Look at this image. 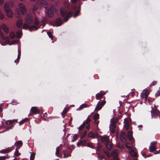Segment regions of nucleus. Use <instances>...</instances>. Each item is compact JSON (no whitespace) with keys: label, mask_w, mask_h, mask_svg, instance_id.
Returning <instances> with one entry per match:
<instances>
[{"label":"nucleus","mask_w":160,"mask_h":160,"mask_svg":"<svg viewBox=\"0 0 160 160\" xmlns=\"http://www.w3.org/2000/svg\"><path fill=\"white\" fill-rule=\"evenodd\" d=\"M24 21L28 24H32L33 22V19L31 15L29 13L27 14L25 18Z\"/></svg>","instance_id":"1"},{"label":"nucleus","mask_w":160,"mask_h":160,"mask_svg":"<svg viewBox=\"0 0 160 160\" xmlns=\"http://www.w3.org/2000/svg\"><path fill=\"white\" fill-rule=\"evenodd\" d=\"M106 103V101L105 100L99 101L97 104L95 110L97 111L100 110L102 108V107Z\"/></svg>","instance_id":"2"},{"label":"nucleus","mask_w":160,"mask_h":160,"mask_svg":"<svg viewBox=\"0 0 160 160\" xmlns=\"http://www.w3.org/2000/svg\"><path fill=\"white\" fill-rule=\"evenodd\" d=\"M19 8L22 15H25L27 12V10L25 5L19 3Z\"/></svg>","instance_id":"3"},{"label":"nucleus","mask_w":160,"mask_h":160,"mask_svg":"<svg viewBox=\"0 0 160 160\" xmlns=\"http://www.w3.org/2000/svg\"><path fill=\"white\" fill-rule=\"evenodd\" d=\"M106 94L105 92L101 91L99 93L96 95L95 98L97 100H100L101 99L103 96Z\"/></svg>","instance_id":"4"},{"label":"nucleus","mask_w":160,"mask_h":160,"mask_svg":"<svg viewBox=\"0 0 160 160\" xmlns=\"http://www.w3.org/2000/svg\"><path fill=\"white\" fill-rule=\"evenodd\" d=\"M157 142H153L151 143V145L149 147V151L150 152H153L156 149V147L155 146V144L157 143Z\"/></svg>","instance_id":"5"},{"label":"nucleus","mask_w":160,"mask_h":160,"mask_svg":"<svg viewBox=\"0 0 160 160\" xmlns=\"http://www.w3.org/2000/svg\"><path fill=\"white\" fill-rule=\"evenodd\" d=\"M30 112L31 113L35 115L39 113V110L37 107H32L31 109Z\"/></svg>","instance_id":"6"},{"label":"nucleus","mask_w":160,"mask_h":160,"mask_svg":"<svg viewBox=\"0 0 160 160\" xmlns=\"http://www.w3.org/2000/svg\"><path fill=\"white\" fill-rule=\"evenodd\" d=\"M124 127L126 128L127 130H128L129 128L130 121L128 118H126L124 120Z\"/></svg>","instance_id":"7"},{"label":"nucleus","mask_w":160,"mask_h":160,"mask_svg":"<svg viewBox=\"0 0 160 160\" xmlns=\"http://www.w3.org/2000/svg\"><path fill=\"white\" fill-rule=\"evenodd\" d=\"M39 3L41 7H44L46 9H47L48 7V5L45 0H39Z\"/></svg>","instance_id":"8"},{"label":"nucleus","mask_w":160,"mask_h":160,"mask_svg":"<svg viewBox=\"0 0 160 160\" xmlns=\"http://www.w3.org/2000/svg\"><path fill=\"white\" fill-rule=\"evenodd\" d=\"M118 119L117 118H112L111 120V127H116L115 124L118 122Z\"/></svg>","instance_id":"9"},{"label":"nucleus","mask_w":160,"mask_h":160,"mask_svg":"<svg viewBox=\"0 0 160 160\" xmlns=\"http://www.w3.org/2000/svg\"><path fill=\"white\" fill-rule=\"evenodd\" d=\"M54 8V7H52V8H49L48 12V17L51 18L53 17Z\"/></svg>","instance_id":"10"},{"label":"nucleus","mask_w":160,"mask_h":160,"mask_svg":"<svg viewBox=\"0 0 160 160\" xmlns=\"http://www.w3.org/2000/svg\"><path fill=\"white\" fill-rule=\"evenodd\" d=\"M120 138L121 140L123 142H125L126 140V134L124 132H122L120 134Z\"/></svg>","instance_id":"11"},{"label":"nucleus","mask_w":160,"mask_h":160,"mask_svg":"<svg viewBox=\"0 0 160 160\" xmlns=\"http://www.w3.org/2000/svg\"><path fill=\"white\" fill-rule=\"evenodd\" d=\"M15 146L16 147V149H19L22 145V142L21 141H19L15 142Z\"/></svg>","instance_id":"12"},{"label":"nucleus","mask_w":160,"mask_h":160,"mask_svg":"<svg viewBox=\"0 0 160 160\" xmlns=\"http://www.w3.org/2000/svg\"><path fill=\"white\" fill-rule=\"evenodd\" d=\"M2 27L6 33L8 34L9 33V28L6 24L4 23L2 24Z\"/></svg>","instance_id":"13"},{"label":"nucleus","mask_w":160,"mask_h":160,"mask_svg":"<svg viewBox=\"0 0 160 160\" xmlns=\"http://www.w3.org/2000/svg\"><path fill=\"white\" fill-rule=\"evenodd\" d=\"M72 11H70L68 12L66 16L65 17L64 20L65 22L67 21L69 18L71 17L72 16Z\"/></svg>","instance_id":"14"},{"label":"nucleus","mask_w":160,"mask_h":160,"mask_svg":"<svg viewBox=\"0 0 160 160\" xmlns=\"http://www.w3.org/2000/svg\"><path fill=\"white\" fill-rule=\"evenodd\" d=\"M12 149H11L10 148H7L0 150V153H7L12 151Z\"/></svg>","instance_id":"15"},{"label":"nucleus","mask_w":160,"mask_h":160,"mask_svg":"<svg viewBox=\"0 0 160 160\" xmlns=\"http://www.w3.org/2000/svg\"><path fill=\"white\" fill-rule=\"evenodd\" d=\"M144 95H145V98L147 99V97L150 93V90L147 89H145L142 92Z\"/></svg>","instance_id":"16"},{"label":"nucleus","mask_w":160,"mask_h":160,"mask_svg":"<svg viewBox=\"0 0 160 160\" xmlns=\"http://www.w3.org/2000/svg\"><path fill=\"white\" fill-rule=\"evenodd\" d=\"M7 16L9 18H12L13 17V13L11 10L5 12Z\"/></svg>","instance_id":"17"},{"label":"nucleus","mask_w":160,"mask_h":160,"mask_svg":"<svg viewBox=\"0 0 160 160\" xmlns=\"http://www.w3.org/2000/svg\"><path fill=\"white\" fill-rule=\"evenodd\" d=\"M55 22L57 26H60L62 24V20L60 18H57L55 21Z\"/></svg>","instance_id":"18"},{"label":"nucleus","mask_w":160,"mask_h":160,"mask_svg":"<svg viewBox=\"0 0 160 160\" xmlns=\"http://www.w3.org/2000/svg\"><path fill=\"white\" fill-rule=\"evenodd\" d=\"M102 142H106L109 141V138L108 137L102 136L101 138Z\"/></svg>","instance_id":"19"},{"label":"nucleus","mask_w":160,"mask_h":160,"mask_svg":"<svg viewBox=\"0 0 160 160\" xmlns=\"http://www.w3.org/2000/svg\"><path fill=\"white\" fill-rule=\"evenodd\" d=\"M4 9L5 12L11 10L8 2H5L4 4Z\"/></svg>","instance_id":"20"},{"label":"nucleus","mask_w":160,"mask_h":160,"mask_svg":"<svg viewBox=\"0 0 160 160\" xmlns=\"http://www.w3.org/2000/svg\"><path fill=\"white\" fill-rule=\"evenodd\" d=\"M22 20L21 18H20L17 20L16 25L17 27L20 28L22 26Z\"/></svg>","instance_id":"21"},{"label":"nucleus","mask_w":160,"mask_h":160,"mask_svg":"<svg viewBox=\"0 0 160 160\" xmlns=\"http://www.w3.org/2000/svg\"><path fill=\"white\" fill-rule=\"evenodd\" d=\"M66 10L64 8H61L60 12L62 17H64L65 16V15L66 14Z\"/></svg>","instance_id":"22"},{"label":"nucleus","mask_w":160,"mask_h":160,"mask_svg":"<svg viewBox=\"0 0 160 160\" xmlns=\"http://www.w3.org/2000/svg\"><path fill=\"white\" fill-rule=\"evenodd\" d=\"M17 120H8L5 123L7 125H11L13 124L14 122H17Z\"/></svg>","instance_id":"23"},{"label":"nucleus","mask_w":160,"mask_h":160,"mask_svg":"<svg viewBox=\"0 0 160 160\" xmlns=\"http://www.w3.org/2000/svg\"><path fill=\"white\" fill-rule=\"evenodd\" d=\"M106 146L108 149L110 150L112 149V146L111 142L109 141L106 143Z\"/></svg>","instance_id":"24"},{"label":"nucleus","mask_w":160,"mask_h":160,"mask_svg":"<svg viewBox=\"0 0 160 160\" xmlns=\"http://www.w3.org/2000/svg\"><path fill=\"white\" fill-rule=\"evenodd\" d=\"M132 131H129L128 132V138L129 140L130 141H131L133 138L132 136Z\"/></svg>","instance_id":"25"},{"label":"nucleus","mask_w":160,"mask_h":160,"mask_svg":"<svg viewBox=\"0 0 160 160\" xmlns=\"http://www.w3.org/2000/svg\"><path fill=\"white\" fill-rule=\"evenodd\" d=\"M130 155L133 157H136L137 155V153L132 150H131L129 152Z\"/></svg>","instance_id":"26"},{"label":"nucleus","mask_w":160,"mask_h":160,"mask_svg":"<svg viewBox=\"0 0 160 160\" xmlns=\"http://www.w3.org/2000/svg\"><path fill=\"white\" fill-rule=\"evenodd\" d=\"M118 151L117 150H113L112 152V156L114 158H116L118 155Z\"/></svg>","instance_id":"27"},{"label":"nucleus","mask_w":160,"mask_h":160,"mask_svg":"<svg viewBox=\"0 0 160 160\" xmlns=\"http://www.w3.org/2000/svg\"><path fill=\"white\" fill-rule=\"evenodd\" d=\"M88 107V105L86 103L82 104L78 108V110H81L84 108H87Z\"/></svg>","instance_id":"28"},{"label":"nucleus","mask_w":160,"mask_h":160,"mask_svg":"<svg viewBox=\"0 0 160 160\" xmlns=\"http://www.w3.org/2000/svg\"><path fill=\"white\" fill-rule=\"evenodd\" d=\"M88 137L91 138H95V134L93 133L92 132H90L88 135Z\"/></svg>","instance_id":"29"},{"label":"nucleus","mask_w":160,"mask_h":160,"mask_svg":"<svg viewBox=\"0 0 160 160\" xmlns=\"http://www.w3.org/2000/svg\"><path fill=\"white\" fill-rule=\"evenodd\" d=\"M86 142V141L85 140L81 141L78 143L77 145L78 147H79L80 145H83L85 144Z\"/></svg>","instance_id":"30"},{"label":"nucleus","mask_w":160,"mask_h":160,"mask_svg":"<svg viewBox=\"0 0 160 160\" xmlns=\"http://www.w3.org/2000/svg\"><path fill=\"white\" fill-rule=\"evenodd\" d=\"M18 149H16L14 153V155L16 157H19L21 155V153L19 152L18 150Z\"/></svg>","instance_id":"31"},{"label":"nucleus","mask_w":160,"mask_h":160,"mask_svg":"<svg viewBox=\"0 0 160 160\" xmlns=\"http://www.w3.org/2000/svg\"><path fill=\"white\" fill-rule=\"evenodd\" d=\"M68 109L67 108H65L62 113V116L63 118H64L65 117V115L66 114L67 112L68 111Z\"/></svg>","instance_id":"32"},{"label":"nucleus","mask_w":160,"mask_h":160,"mask_svg":"<svg viewBox=\"0 0 160 160\" xmlns=\"http://www.w3.org/2000/svg\"><path fill=\"white\" fill-rule=\"evenodd\" d=\"M28 118H25V119H24L23 120L19 122V125H21L23 124V123H25L28 121Z\"/></svg>","instance_id":"33"},{"label":"nucleus","mask_w":160,"mask_h":160,"mask_svg":"<svg viewBox=\"0 0 160 160\" xmlns=\"http://www.w3.org/2000/svg\"><path fill=\"white\" fill-rule=\"evenodd\" d=\"M35 153L33 152H32L30 155V160H34L35 158Z\"/></svg>","instance_id":"34"},{"label":"nucleus","mask_w":160,"mask_h":160,"mask_svg":"<svg viewBox=\"0 0 160 160\" xmlns=\"http://www.w3.org/2000/svg\"><path fill=\"white\" fill-rule=\"evenodd\" d=\"M17 37L18 38H20L22 35V32L21 31H19L17 32Z\"/></svg>","instance_id":"35"},{"label":"nucleus","mask_w":160,"mask_h":160,"mask_svg":"<svg viewBox=\"0 0 160 160\" xmlns=\"http://www.w3.org/2000/svg\"><path fill=\"white\" fill-rule=\"evenodd\" d=\"M132 144L130 145V144L128 143H127L126 144V147L128 149H130L131 148H132Z\"/></svg>","instance_id":"36"},{"label":"nucleus","mask_w":160,"mask_h":160,"mask_svg":"<svg viewBox=\"0 0 160 160\" xmlns=\"http://www.w3.org/2000/svg\"><path fill=\"white\" fill-rule=\"evenodd\" d=\"M15 37V33L13 32H10V38L12 39H13Z\"/></svg>","instance_id":"37"},{"label":"nucleus","mask_w":160,"mask_h":160,"mask_svg":"<svg viewBox=\"0 0 160 160\" xmlns=\"http://www.w3.org/2000/svg\"><path fill=\"white\" fill-rule=\"evenodd\" d=\"M99 118V115L98 114H96L93 116V119L95 121L98 119Z\"/></svg>","instance_id":"38"},{"label":"nucleus","mask_w":160,"mask_h":160,"mask_svg":"<svg viewBox=\"0 0 160 160\" xmlns=\"http://www.w3.org/2000/svg\"><path fill=\"white\" fill-rule=\"evenodd\" d=\"M86 125V123L85 122H84L78 128V129L79 130H82L85 127Z\"/></svg>","instance_id":"39"},{"label":"nucleus","mask_w":160,"mask_h":160,"mask_svg":"<svg viewBox=\"0 0 160 160\" xmlns=\"http://www.w3.org/2000/svg\"><path fill=\"white\" fill-rule=\"evenodd\" d=\"M16 11L17 10V12L15 14L16 17L17 18H20L21 17V14L20 12L18 11V9H16Z\"/></svg>","instance_id":"40"},{"label":"nucleus","mask_w":160,"mask_h":160,"mask_svg":"<svg viewBox=\"0 0 160 160\" xmlns=\"http://www.w3.org/2000/svg\"><path fill=\"white\" fill-rule=\"evenodd\" d=\"M29 27V26L27 23H24L23 26L24 29H27Z\"/></svg>","instance_id":"41"},{"label":"nucleus","mask_w":160,"mask_h":160,"mask_svg":"<svg viewBox=\"0 0 160 160\" xmlns=\"http://www.w3.org/2000/svg\"><path fill=\"white\" fill-rule=\"evenodd\" d=\"M64 6L66 8L69 7V2L67 1H64L63 3Z\"/></svg>","instance_id":"42"},{"label":"nucleus","mask_w":160,"mask_h":160,"mask_svg":"<svg viewBox=\"0 0 160 160\" xmlns=\"http://www.w3.org/2000/svg\"><path fill=\"white\" fill-rule=\"evenodd\" d=\"M78 138V136L76 134H75L73 137V139L72 140V142H74L75 140H77Z\"/></svg>","instance_id":"43"},{"label":"nucleus","mask_w":160,"mask_h":160,"mask_svg":"<svg viewBox=\"0 0 160 160\" xmlns=\"http://www.w3.org/2000/svg\"><path fill=\"white\" fill-rule=\"evenodd\" d=\"M59 149L58 147H57L56 149V155L57 156H59V155L60 154L59 153Z\"/></svg>","instance_id":"44"},{"label":"nucleus","mask_w":160,"mask_h":160,"mask_svg":"<svg viewBox=\"0 0 160 160\" xmlns=\"http://www.w3.org/2000/svg\"><path fill=\"white\" fill-rule=\"evenodd\" d=\"M64 152V158H67L68 157H69L70 156H71V155L69 153H66L64 151H63Z\"/></svg>","instance_id":"45"},{"label":"nucleus","mask_w":160,"mask_h":160,"mask_svg":"<svg viewBox=\"0 0 160 160\" xmlns=\"http://www.w3.org/2000/svg\"><path fill=\"white\" fill-rule=\"evenodd\" d=\"M34 24L37 25L39 23V22L37 18H36L34 19Z\"/></svg>","instance_id":"46"},{"label":"nucleus","mask_w":160,"mask_h":160,"mask_svg":"<svg viewBox=\"0 0 160 160\" xmlns=\"http://www.w3.org/2000/svg\"><path fill=\"white\" fill-rule=\"evenodd\" d=\"M47 34L50 38L52 39L53 38V36L51 32H48Z\"/></svg>","instance_id":"47"},{"label":"nucleus","mask_w":160,"mask_h":160,"mask_svg":"<svg viewBox=\"0 0 160 160\" xmlns=\"http://www.w3.org/2000/svg\"><path fill=\"white\" fill-rule=\"evenodd\" d=\"M38 8V7L36 5H34L33 6V7L32 8V11H35Z\"/></svg>","instance_id":"48"},{"label":"nucleus","mask_w":160,"mask_h":160,"mask_svg":"<svg viewBox=\"0 0 160 160\" xmlns=\"http://www.w3.org/2000/svg\"><path fill=\"white\" fill-rule=\"evenodd\" d=\"M87 146L88 147H89L92 148H93V146L92 143H87Z\"/></svg>","instance_id":"49"},{"label":"nucleus","mask_w":160,"mask_h":160,"mask_svg":"<svg viewBox=\"0 0 160 160\" xmlns=\"http://www.w3.org/2000/svg\"><path fill=\"white\" fill-rule=\"evenodd\" d=\"M116 127H111V126H110V129H112L111 132L112 133H113L114 132L115 129Z\"/></svg>","instance_id":"50"},{"label":"nucleus","mask_w":160,"mask_h":160,"mask_svg":"<svg viewBox=\"0 0 160 160\" xmlns=\"http://www.w3.org/2000/svg\"><path fill=\"white\" fill-rule=\"evenodd\" d=\"M0 35L1 36L2 39H6L7 38L5 37L4 35H3V34L2 32H1V33H0Z\"/></svg>","instance_id":"51"},{"label":"nucleus","mask_w":160,"mask_h":160,"mask_svg":"<svg viewBox=\"0 0 160 160\" xmlns=\"http://www.w3.org/2000/svg\"><path fill=\"white\" fill-rule=\"evenodd\" d=\"M157 83V82L155 81H153L150 84V86L151 87L155 85Z\"/></svg>","instance_id":"52"},{"label":"nucleus","mask_w":160,"mask_h":160,"mask_svg":"<svg viewBox=\"0 0 160 160\" xmlns=\"http://www.w3.org/2000/svg\"><path fill=\"white\" fill-rule=\"evenodd\" d=\"M160 95V90H158L155 93V96L158 97Z\"/></svg>","instance_id":"53"},{"label":"nucleus","mask_w":160,"mask_h":160,"mask_svg":"<svg viewBox=\"0 0 160 160\" xmlns=\"http://www.w3.org/2000/svg\"><path fill=\"white\" fill-rule=\"evenodd\" d=\"M90 121H91V120H90V118H87V119L86 120V122H85V123L86 124H88L90 122Z\"/></svg>","instance_id":"54"},{"label":"nucleus","mask_w":160,"mask_h":160,"mask_svg":"<svg viewBox=\"0 0 160 160\" xmlns=\"http://www.w3.org/2000/svg\"><path fill=\"white\" fill-rule=\"evenodd\" d=\"M80 12V11H77L76 12V13L74 14V15H73V17L75 18L77 17L79 13Z\"/></svg>","instance_id":"55"},{"label":"nucleus","mask_w":160,"mask_h":160,"mask_svg":"<svg viewBox=\"0 0 160 160\" xmlns=\"http://www.w3.org/2000/svg\"><path fill=\"white\" fill-rule=\"evenodd\" d=\"M6 157L5 156H1L0 157V160H5Z\"/></svg>","instance_id":"56"},{"label":"nucleus","mask_w":160,"mask_h":160,"mask_svg":"<svg viewBox=\"0 0 160 160\" xmlns=\"http://www.w3.org/2000/svg\"><path fill=\"white\" fill-rule=\"evenodd\" d=\"M140 97L142 99H143L144 97L145 98V95L142 92L141 94Z\"/></svg>","instance_id":"57"},{"label":"nucleus","mask_w":160,"mask_h":160,"mask_svg":"<svg viewBox=\"0 0 160 160\" xmlns=\"http://www.w3.org/2000/svg\"><path fill=\"white\" fill-rule=\"evenodd\" d=\"M4 2V0H0V5H2Z\"/></svg>","instance_id":"58"},{"label":"nucleus","mask_w":160,"mask_h":160,"mask_svg":"<svg viewBox=\"0 0 160 160\" xmlns=\"http://www.w3.org/2000/svg\"><path fill=\"white\" fill-rule=\"evenodd\" d=\"M78 0H71V2L72 3H74L76 2Z\"/></svg>","instance_id":"59"},{"label":"nucleus","mask_w":160,"mask_h":160,"mask_svg":"<svg viewBox=\"0 0 160 160\" xmlns=\"http://www.w3.org/2000/svg\"><path fill=\"white\" fill-rule=\"evenodd\" d=\"M90 124H89L88 126H87V127H86V129H87L88 130H89L90 128Z\"/></svg>","instance_id":"60"},{"label":"nucleus","mask_w":160,"mask_h":160,"mask_svg":"<svg viewBox=\"0 0 160 160\" xmlns=\"http://www.w3.org/2000/svg\"><path fill=\"white\" fill-rule=\"evenodd\" d=\"M19 59H17V60H15L14 62L15 63H18L19 62Z\"/></svg>","instance_id":"61"},{"label":"nucleus","mask_w":160,"mask_h":160,"mask_svg":"<svg viewBox=\"0 0 160 160\" xmlns=\"http://www.w3.org/2000/svg\"><path fill=\"white\" fill-rule=\"evenodd\" d=\"M20 56H21V54H18V58H17V59H18L19 60L20 58Z\"/></svg>","instance_id":"62"},{"label":"nucleus","mask_w":160,"mask_h":160,"mask_svg":"<svg viewBox=\"0 0 160 160\" xmlns=\"http://www.w3.org/2000/svg\"><path fill=\"white\" fill-rule=\"evenodd\" d=\"M106 154L108 156V157H109L110 156V155L108 153V152L106 153Z\"/></svg>","instance_id":"63"},{"label":"nucleus","mask_w":160,"mask_h":160,"mask_svg":"<svg viewBox=\"0 0 160 160\" xmlns=\"http://www.w3.org/2000/svg\"><path fill=\"white\" fill-rule=\"evenodd\" d=\"M95 124L97 125H98V122H95Z\"/></svg>","instance_id":"64"}]
</instances>
